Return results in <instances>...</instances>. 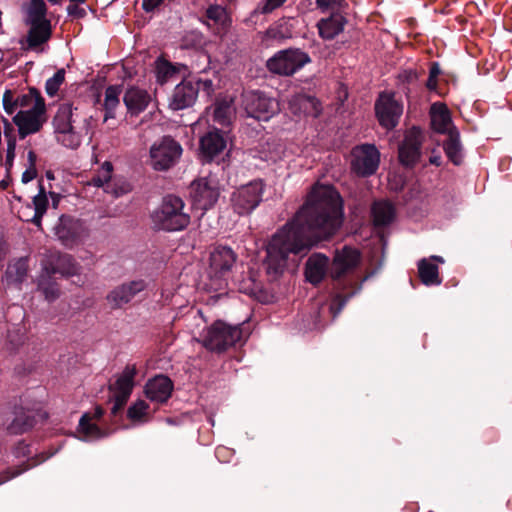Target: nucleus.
<instances>
[{
    "label": "nucleus",
    "instance_id": "obj_36",
    "mask_svg": "<svg viewBox=\"0 0 512 512\" xmlns=\"http://www.w3.org/2000/svg\"><path fill=\"white\" fill-rule=\"evenodd\" d=\"M127 418L132 422L145 423L150 420V406L144 400H137L127 410Z\"/></svg>",
    "mask_w": 512,
    "mask_h": 512
},
{
    "label": "nucleus",
    "instance_id": "obj_10",
    "mask_svg": "<svg viewBox=\"0 0 512 512\" xmlns=\"http://www.w3.org/2000/svg\"><path fill=\"white\" fill-rule=\"evenodd\" d=\"M113 164L110 161L103 162L96 170L88 185L103 188L104 192L115 197L127 194L131 191V184L121 177H113Z\"/></svg>",
    "mask_w": 512,
    "mask_h": 512
},
{
    "label": "nucleus",
    "instance_id": "obj_23",
    "mask_svg": "<svg viewBox=\"0 0 512 512\" xmlns=\"http://www.w3.org/2000/svg\"><path fill=\"white\" fill-rule=\"evenodd\" d=\"M430 116L431 126L438 133L447 135L455 127L452 123L451 113L444 103H433L430 109Z\"/></svg>",
    "mask_w": 512,
    "mask_h": 512
},
{
    "label": "nucleus",
    "instance_id": "obj_61",
    "mask_svg": "<svg viewBox=\"0 0 512 512\" xmlns=\"http://www.w3.org/2000/svg\"><path fill=\"white\" fill-rule=\"evenodd\" d=\"M19 473H20V472H17V473L12 474L11 476H7V477H5V478H4V480H2L1 482H4V481H6V480H9L10 478H12V477H14V476L18 475Z\"/></svg>",
    "mask_w": 512,
    "mask_h": 512
},
{
    "label": "nucleus",
    "instance_id": "obj_41",
    "mask_svg": "<svg viewBox=\"0 0 512 512\" xmlns=\"http://www.w3.org/2000/svg\"><path fill=\"white\" fill-rule=\"evenodd\" d=\"M28 100V96H23L20 103H18V101L14 98V93L11 90H6L3 94L4 110L11 115L15 112L18 104L25 106L28 104Z\"/></svg>",
    "mask_w": 512,
    "mask_h": 512
},
{
    "label": "nucleus",
    "instance_id": "obj_62",
    "mask_svg": "<svg viewBox=\"0 0 512 512\" xmlns=\"http://www.w3.org/2000/svg\"><path fill=\"white\" fill-rule=\"evenodd\" d=\"M225 107H226V115H227V114H228V112H229V109H230V102H228V100H227V99H226Z\"/></svg>",
    "mask_w": 512,
    "mask_h": 512
},
{
    "label": "nucleus",
    "instance_id": "obj_29",
    "mask_svg": "<svg viewBox=\"0 0 512 512\" xmlns=\"http://www.w3.org/2000/svg\"><path fill=\"white\" fill-rule=\"evenodd\" d=\"M30 29L27 35V44L29 48H36L51 37V24L50 21H32L29 23Z\"/></svg>",
    "mask_w": 512,
    "mask_h": 512
},
{
    "label": "nucleus",
    "instance_id": "obj_19",
    "mask_svg": "<svg viewBox=\"0 0 512 512\" xmlns=\"http://www.w3.org/2000/svg\"><path fill=\"white\" fill-rule=\"evenodd\" d=\"M173 389L174 385L169 377L164 375H157L154 378L148 380L145 385L144 392L150 401L163 404L169 400Z\"/></svg>",
    "mask_w": 512,
    "mask_h": 512
},
{
    "label": "nucleus",
    "instance_id": "obj_17",
    "mask_svg": "<svg viewBox=\"0 0 512 512\" xmlns=\"http://www.w3.org/2000/svg\"><path fill=\"white\" fill-rule=\"evenodd\" d=\"M224 149V136L221 130L211 128L199 139L198 157L204 163H210Z\"/></svg>",
    "mask_w": 512,
    "mask_h": 512
},
{
    "label": "nucleus",
    "instance_id": "obj_26",
    "mask_svg": "<svg viewBox=\"0 0 512 512\" xmlns=\"http://www.w3.org/2000/svg\"><path fill=\"white\" fill-rule=\"evenodd\" d=\"M145 287V283L142 280L133 281L128 285H122L121 287L113 290L108 296L107 300L113 308L121 307L128 303L136 293L142 291Z\"/></svg>",
    "mask_w": 512,
    "mask_h": 512
},
{
    "label": "nucleus",
    "instance_id": "obj_55",
    "mask_svg": "<svg viewBox=\"0 0 512 512\" xmlns=\"http://www.w3.org/2000/svg\"><path fill=\"white\" fill-rule=\"evenodd\" d=\"M429 162H430V164L435 165V166L438 167V166H440L442 164V157H441L440 154L432 155L429 158Z\"/></svg>",
    "mask_w": 512,
    "mask_h": 512
},
{
    "label": "nucleus",
    "instance_id": "obj_64",
    "mask_svg": "<svg viewBox=\"0 0 512 512\" xmlns=\"http://www.w3.org/2000/svg\"><path fill=\"white\" fill-rule=\"evenodd\" d=\"M225 21H226V26L231 23V19L227 15H226Z\"/></svg>",
    "mask_w": 512,
    "mask_h": 512
},
{
    "label": "nucleus",
    "instance_id": "obj_56",
    "mask_svg": "<svg viewBox=\"0 0 512 512\" xmlns=\"http://www.w3.org/2000/svg\"><path fill=\"white\" fill-rule=\"evenodd\" d=\"M10 183L11 178L9 175H7L0 181V190H6L9 187Z\"/></svg>",
    "mask_w": 512,
    "mask_h": 512
},
{
    "label": "nucleus",
    "instance_id": "obj_32",
    "mask_svg": "<svg viewBox=\"0 0 512 512\" xmlns=\"http://www.w3.org/2000/svg\"><path fill=\"white\" fill-rule=\"evenodd\" d=\"M28 272V259L19 258L11 262L5 273V282L7 285H18L23 282Z\"/></svg>",
    "mask_w": 512,
    "mask_h": 512
},
{
    "label": "nucleus",
    "instance_id": "obj_60",
    "mask_svg": "<svg viewBox=\"0 0 512 512\" xmlns=\"http://www.w3.org/2000/svg\"><path fill=\"white\" fill-rule=\"evenodd\" d=\"M231 153H232L231 151H228L225 154V157H226V167L230 165L229 162H230Z\"/></svg>",
    "mask_w": 512,
    "mask_h": 512
},
{
    "label": "nucleus",
    "instance_id": "obj_6",
    "mask_svg": "<svg viewBox=\"0 0 512 512\" xmlns=\"http://www.w3.org/2000/svg\"><path fill=\"white\" fill-rule=\"evenodd\" d=\"M73 106L69 103L59 105L53 118L56 139L63 146L76 149L81 143L80 135L75 131Z\"/></svg>",
    "mask_w": 512,
    "mask_h": 512
},
{
    "label": "nucleus",
    "instance_id": "obj_38",
    "mask_svg": "<svg viewBox=\"0 0 512 512\" xmlns=\"http://www.w3.org/2000/svg\"><path fill=\"white\" fill-rule=\"evenodd\" d=\"M155 73L157 81L163 84L176 73V69L167 60L158 58L155 62Z\"/></svg>",
    "mask_w": 512,
    "mask_h": 512
},
{
    "label": "nucleus",
    "instance_id": "obj_22",
    "mask_svg": "<svg viewBox=\"0 0 512 512\" xmlns=\"http://www.w3.org/2000/svg\"><path fill=\"white\" fill-rule=\"evenodd\" d=\"M43 270L48 277L56 274L71 276L77 273L78 268L71 256L52 254L50 262L44 265Z\"/></svg>",
    "mask_w": 512,
    "mask_h": 512
},
{
    "label": "nucleus",
    "instance_id": "obj_57",
    "mask_svg": "<svg viewBox=\"0 0 512 512\" xmlns=\"http://www.w3.org/2000/svg\"><path fill=\"white\" fill-rule=\"evenodd\" d=\"M28 160H29L30 165L35 166L36 155H35V153L33 151H29L28 152Z\"/></svg>",
    "mask_w": 512,
    "mask_h": 512
},
{
    "label": "nucleus",
    "instance_id": "obj_35",
    "mask_svg": "<svg viewBox=\"0 0 512 512\" xmlns=\"http://www.w3.org/2000/svg\"><path fill=\"white\" fill-rule=\"evenodd\" d=\"M33 424L34 418L30 414L26 413L24 409H20L18 412H16V417L7 427V431L10 434H22L30 429Z\"/></svg>",
    "mask_w": 512,
    "mask_h": 512
},
{
    "label": "nucleus",
    "instance_id": "obj_15",
    "mask_svg": "<svg viewBox=\"0 0 512 512\" xmlns=\"http://www.w3.org/2000/svg\"><path fill=\"white\" fill-rule=\"evenodd\" d=\"M423 134L420 128L413 126L404 136L398 148V159L402 166L413 168L420 160Z\"/></svg>",
    "mask_w": 512,
    "mask_h": 512
},
{
    "label": "nucleus",
    "instance_id": "obj_45",
    "mask_svg": "<svg viewBox=\"0 0 512 512\" xmlns=\"http://www.w3.org/2000/svg\"><path fill=\"white\" fill-rule=\"evenodd\" d=\"M442 74L440 64L436 61L430 63L429 77L426 81V88L435 91L438 87V77Z\"/></svg>",
    "mask_w": 512,
    "mask_h": 512
},
{
    "label": "nucleus",
    "instance_id": "obj_58",
    "mask_svg": "<svg viewBox=\"0 0 512 512\" xmlns=\"http://www.w3.org/2000/svg\"><path fill=\"white\" fill-rule=\"evenodd\" d=\"M429 260L431 262L435 261V262H439V263H444V259L441 256L434 255V256H431Z\"/></svg>",
    "mask_w": 512,
    "mask_h": 512
},
{
    "label": "nucleus",
    "instance_id": "obj_4",
    "mask_svg": "<svg viewBox=\"0 0 512 512\" xmlns=\"http://www.w3.org/2000/svg\"><path fill=\"white\" fill-rule=\"evenodd\" d=\"M242 109L247 117L268 121L278 113L279 103L264 92L246 91L242 93Z\"/></svg>",
    "mask_w": 512,
    "mask_h": 512
},
{
    "label": "nucleus",
    "instance_id": "obj_7",
    "mask_svg": "<svg viewBox=\"0 0 512 512\" xmlns=\"http://www.w3.org/2000/svg\"><path fill=\"white\" fill-rule=\"evenodd\" d=\"M310 62L308 53L299 48H289L277 52L270 58L267 61V68L272 73L289 76Z\"/></svg>",
    "mask_w": 512,
    "mask_h": 512
},
{
    "label": "nucleus",
    "instance_id": "obj_44",
    "mask_svg": "<svg viewBox=\"0 0 512 512\" xmlns=\"http://www.w3.org/2000/svg\"><path fill=\"white\" fill-rule=\"evenodd\" d=\"M286 0H265L256 6V8L253 10L251 16L255 17L259 14H269L273 12L275 9L279 8L283 5V3Z\"/></svg>",
    "mask_w": 512,
    "mask_h": 512
},
{
    "label": "nucleus",
    "instance_id": "obj_11",
    "mask_svg": "<svg viewBox=\"0 0 512 512\" xmlns=\"http://www.w3.org/2000/svg\"><path fill=\"white\" fill-rule=\"evenodd\" d=\"M263 184L252 181L234 191L230 197L231 206L239 215L252 212L262 201Z\"/></svg>",
    "mask_w": 512,
    "mask_h": 512
},
{
    "label": "nucleus",
    "instance_id": "obj_9",
    "mask_svg": "<svg viewBox=\"0 0 512 512\" xmlns=\"http://www.w3.org/2000/svg\"><path fill=\"white\" fill-rule=\"evenodd\" d=\"M380 163V152L373 144H362L351 151V171L359 177L376 173Z\"/></svg>",
    "mask_w": 512,
    "mask_h": 512
},
{
    "label": "nucleus",
    "instance_id": "obj_40",
    "mask_svg": "<svg viewBox=\"0 0 512 512\" xmlns=\"http://www.w3.org/2000/svg\"><path fill=\"white\" fill-rule=\"evenodd\" d=\"M65 74V69L61 68L57 70V72L46 81L45 91L49 96L53 97L57 95L61 85L65 81Z\"/></svg>",
    "mask_w": 512,
    "mask_h": 512
},
{
    "label": "nucleus",
    "instance_id": "obj_8",
    "mask_svg": "<svg viewBox=\"0 0 512 512\" xmlns=\"http://www.w3.org/2000/svg\"><path fill=\"white\" fill-rule=\"evenodd\" d=\"M189 195L194 208L207 210L219 198V181L212 175L200 177L190 184Z\"/></svg>",
    "mask_w": 512,
    "mask_h": 512
},
{
    "label": "nucleus",
    "instance_id": "obj_28",
    "mask_svg": "<svg viewBox=\"0 0 512 512\" xmlns=\"http://www.w3.org/2000/svg\"><path fill=\"white\" fill-rule=\"evenodd\" d=\"M346 18L340 13H331L328 18L321 19L318 24L319 35L325 40H332L344 30Z\"/></svg>",
    "mask_w": 512,
    "mask_h": 512
},
{
    "label": "nucleus",
    "instance_id": "obj_16",
    "mask_svg": "<svg viewBox=\"0 0 512 512\" xmlns=\"http://www.w3.org/2000/svg\"><path fill=\"white\" fill-rule=\"evenodd\" d=\"M136 373L137 370L134 364L127 365L115 383L110 387L114 401L112 408L113 414H116L129 399L134 387Z\"/></svg>",
    "mask_w": 512,
    "mask_h": 512
},
{
    "label": "nucleus",
    "instance_id": "obj_42",
    "mask_svg": "<svg viewBox=\"0 0 512 512\" xmlns=\"http://www.w3.org/2000/svg\"><path fill=\"white\" fill-rule=\"evenodd\" d=\"M46 14V5L43 0H32L29 11L28 18L29 23L32 21L40 20V21H48L45 18Z\"/></svg>",
    "mask_w": 512,
    "mask_h": 512
},
{
    "label": "nucleus",
    "instance_id": "obj_37",
    "mask_svg": "<svg viewBox=\"0 0 512 512\" xmlns=\"http://www.w3.org/2000/svg\"><path fill=\"white\" fill-rule=\"evenodd\" d=\"M207 25L215 33L221 35L224 30V8L210 6L206 11Z\"/></svg>",
    "mask_w": 512,
    "mask_h": 512
},
{
    "label": "nucleus",
    "instance_id": "obj_14",
    "mask_svg": "<svg viewBox=\"0 0 512 512\" xmlns=\"http://www.w3.org/2000/svg\"><path fill=\"white\" fill-rule=\"evenodd\" d=\"M212 86L211 80H199L196 84L191 81H183L175 87L169 105L173 110L185 109L195 102L198 91L201 88L207 91L209 95L212 91Z\"/></svg>",
    "mask_w": 512,
    "mask_h": 512
},
{
    "label": "nucleus",
    "instance_id": "obj_52",
    "mask_svg": "<svg viewBox=\"0 0 512 512\" xmlns=\"http://www.w3.org/2000/svg\"><path fill=\"white\" fill-rule=\"evenodd\" d=\"M37 176L36 167L33 165H29V167L22 174V182L28 183L32 181Z\"/></svg>",
    "mask_w": 512,
    "mask_h": 512
},
{
    "label": "nucleus",
    "instance_id": "obj_39",
    "mask_svg": "<svg viewBox=\"0 0 512 512\" xmlns=\"http://www.w3.org/2000/svg\"><path fill=\"white\" fill-rule=\"evenodd\" d=\"M210 273L217 278H222L224 274V251L220 247L210 254Z\"/></svg>",
    "mask_w": 512,
    "mask_h": 512
},
{
    "label": "nucleus",
    "instance_id": "obj_5",
    "mask_svg": "<svg viewBox=\"0 0 512 512\" xmlns=\"http://www.w3.org/2000/svg\"><path fill=\"white\" fill-rule=\"evenodd\" d=\"M46 121V104L45 100L40 95L35 97L31 108L20 110L13 117V122L18 127V133L21 139L39 132Z\"/></svg>",
    "mask_w": 512,
    "mask_h": 512
},
{
    "label": "nucleus",
    "instance_id": "obj_18",
    "mask_svg": "<svg viewBox=\"0 0 512 512\" xmlns=\"http://www.w3.org/2000/svg\"><path fill=\"white\" fill-rule=\"evenodd\" d=\"M55 234L63 245L72 247L80 242L85 234V229L80 220L70 216H61L55 226Z\"/></svg>",
    "mask_w": 512,
    "mask_h": 512
},
{
    "label": "nucleus",
    "instance_id": "obj_59",
    "mask_svg": "<svg viewBox=\"0 0 512 512\" xmlns=\"http://www.w3.org/2000/svg\"><path fill=\"white\" fill-rule=\"evenodd\" d=\"M4 255H5L4 244L0 240V261L3 259Z\"/></svg>",
    "mask_w": 512,
    "mask_h": 512
},
{
    "label": "nucleus",
    "instance_id": "obj_46",
    "mask_svg": "<svg viewBox=\"0 0 512 512\" xmlns=\"http://www.w3.org/2000/svg\"><path fill=\"white\" fill-rule=\"evenodd\" d=\"M316 7L323 13L339 10L345 4V0H315Z\"/></svg>",
    "mask_w": 512,
    "mask_h": 512
},
{
    "label": "nucleus",
    "instance_id": "obj_12",
    "mask_svg": "<svg viewBox=\"0 0 512 512\" xmlns=\"http://www.w3.org/2000/svg\"><path fill=\"white\" fill-rule=\"evenodd\" d=\"M182 148L178 142L170 137H164L150 148L152 167L163 171L169 169L180 157Z\"/></svg>",
    "mask_w": 512,
    "mask_h": 512
},
{
    "label": "nucleus",
    "instance_id": "obj_1",
    "mask_svg": "<svg viewBox=\"0 0 512 512\" xmlns=\"http://www.w3.org/2000/svg\"><path fill=\"white\" fill-rule=\"evenodd\" d=\"M343 222V204L331 186L316 185L305 203L267 245V272H283L289 254L305 255L320 242L333 237Z\"/></svg>",
    "mask_w": 512,
    "mask_h": 512
},
{
    "label": "nucleus",
    "instance_id": "obj_20",
    "mask_svg": "<svg viewBox=\"0 0 512 512\" xmlns=\"http://www.w3.org/2000/svg\"><path fill=\"white\" fill-rule=\"evenodd\" d=\"M104 414L103 409L97 406L93 412H86L82 415L79 421L77 432L84 440L99 439L104 436V433L98 426V422Z\"/></svg>",
    "mask_w": 512,
    "mask_h": 512
},
{
    "label": "nucleus",
    "instance_id": "obj_24",
    "mask_svg": "<svg viewBox=\"0 0 512 512\" xmlns=\"http://www.w3.org/2000/svg\"><path fill=\"white\" fill-rule=\"evenodd\" d=\"M123 101L128 112L131 115L137 116L147 108L151 97L146 90L131 87L125 92Z\"/></svg>",
    "mask_w": 512,
    "mask_h": 512
},
{
    "label": "nucleus",
    "instance_id": "obj_49",
    "mask_svg": "<svg viewBox=\"0 0 512 512\" xmlns=\"http://www.w3.org/2000/svg\"><path fill=\"white\" fill-rule=\"evenodd\" d=\"M266 35L272 39H283L287 37V31H283V24L280 22L275 27H270L266 31Z\"/></svg>",
    "mask_w": 512,
    "mask_h": 512
},
{
    "label": "nucleus",
    "instance_id": "obj_21",
    "mask_svg": "<svg viewBox=\"0 0 512 512\" xmlns=\"http://www.w3.org/2000/svg\"><path fill=\"white\" fill-rule=\"evenodd\" d=\"M244 323L237 325H230L226 323V360L235 358L236 361H241V352L236 351V346H242L249 336V332L244 327Z\"/></svg>",
    "mask_w": 512,
    "mask_h": 512
},
{
    "label": "nucleus",
    "instance_id": "obj_31",
    "mask_svg": "<svg viewBox=\"0 0 512 512\" xmlns=\"http://www.w3.org/2000/svg\"><path fill=\"white\" fill-rule=\"evenodd\" d=\"M418 275L421 282L426 286L440 285L442 283L437 264L432 263L426 258L418 262Z\"/></svg>",
    "mask_w": 512,
    "mask_h": 512
},
{
    "label": "nucleus",
    "instance_id": "obj_48",
    "mask_svg": "<svg viewBox=\"0 0 512 512\" xmlns=\"http://www.w3.org/2000/svg\"><path fill=\"white\" fill-rule=\"evenodd\" d=\"M4 123V137L6 139L7 145L11 144V142L16 145V132L15 129L7 119H3Z\"/></svg>",
    "mask_w": 512,
    "mask_h": 512
},
{
    "label": "nucleus",
    "instance_id": "obj_50",
    "mask_svg": "<svg viewBox=\"0 0 512 512\" xmlns=\"http://www.w3.org/2000/svg\"><path fill=\"white\" fill-rule=\"evenodd\" d=\"M15 150H16V145H14L13 142H11V144L7 145L6 160H5V166H6L7 172H9V170L11 169V167L13 165V161L15 158Z\"/></svg>",
    "mask_w": 512,
    "mask_h": 512
},
{
    "label": "nucleus",
    "instance_id": "obj_27",
    "mask_svg": "<svg viewBox=\"0 0 512 512\" xmlns=\"http://www.w3.org/2000/svg\"><path fill=\"white\" fill-rule=\"evenodd\" d=\"M373 224L376 228L389 226L395 219L396 209L388 200L375 201L371 207Z\"/></svg>",
    "mask_w": 512,
    "mask_h": 512
},
{
    "label": "nucleus",
    "instance_id": "obj_43",
    "mask_svg": "<svg viewBox=\"0 0 512 512\" xmlns=\"http://www.w3.org/2000/svg\"><path fill=\"white\" fill-rule=\"evenodd\" d=\"M207 122L212 121L220 125L224 124V103L221 101L216 102L213 106L205 111Z\"/></svg>",
    "mask_w": 512,
    "mask_h": 512
},
{
    "label": "nucleus",
    "instance_id": "obj_33",
    "mask_svg": "<svg viewBox=\"0 0 512 512\" xmlns=\"http://www.w3.org/2000/svg\"><path fill=\"white\" fill-rule=\"evenodd\" d=\"M48 204H49V201H48L45 189L43 188V186H40L39 193L37 195H35L32 200V205L34 208L33 215L31 216V218L25 217V215H21L20 216L21 219H23L24 221H28V222L30 221V222L34 223L36 226L40 227L41 219L47 211Z\"/></svg>",
    "mask_w": 512,
    "mask_h": 512
},
{
    "label": "nucleus",
    "instance_id": "obj_53",
    "mask_svg": "<svg viewBox=\"0 0 512 512\" xmlns=\"http://www.w3.org/2000/svg\"><path fill=\"white\" fill-rule=\"evenodd\" d=\"M225 253H226V271H228L230 269V266L236 261L237 255L234 253V251H232V249H230L227 246H226Z\"/></svg>",
    "mask_w": 512,
    "mask_h": 512
},
{
    "label": "nucleus",
    "instance_id": "obj_2",
    "mask_svg": "<svg viewBox=\"0 0 512 512\" xmlns=\"http://www.w3.org/2000/svg\"><path fill=\"white\" fill-rule=\"evenodd\" d=\"M361 261L360 251L345 245L335 251L330 259L322 253H313L305 263L304 275L314 286L329 275L332 280L330 311L336 317L346 303L361 289L360 276L356 269Z\"/></svg>",
    "mask_w": 512,
    "mask_h": 512
},
{
    "label": "nucleus",
    "instance_id": "obj_54",
    "mask_svg": "<svg viewBox=\"0 0 512 512\" xmlns=\"http://www.w3.org/2000/svg\"><path fill=\"white\" fill-rule=\"evenodd\" d=\"M14 454L16 457L20 456H26L29 454L28 445H26L24 442H20L18 446L14 450Z\"/></svg>",
    "mask_w": 512,
    "mask_h": 512
},
{
    "label": "nucleus",
    "instance_id": "obj_13",
    "mask_svg": "<svg viewBox=\"0 0 512 512\" xmlns=\"http://www.w3.org/2000/svg\"><path fill=\"white\" fill-rule=\"evenodd\" d=\"M403 107L394 98V95L387 92H381L375 101V114L379 124L388 129H394L402 115Z\"/></svg>",
    "mask_w": 512,
    "mask_h": 512
},
{
    "label": "nucleus",
    "instance_id": "obj_3",
    "mask_svg": "<svg viewBox=\"0 0 512 512\" xmlns=\"http://www.w3.org/2000/svg\"><path fill=\"white\" fill-rule=\"evenodd\" d=\"M184 202L181 198L168 195L160 207L152 214V221L157 229L165 231H180L190 223L189 214L184 212Z\"/></svg>",
    "mask_w": 512,
    "mask_h": 512
},
{
    "label": "nucleus",
    "instance_id": "obj_25",
    "mask_svg": "<svg viewBox=\"0 0 512 512\" xmlns=\"http://www.w3.org/2000/svg\"><path fill=\"white\" fill-rule=\"evenodd\" d=\"M446 136L443 142L444 152L454 165L459 166L463 163L464 159V148L460 132L457 127H453Z\"/></svg>",
    "mask_w": 512,
    "mask_h": 512
},
{
    "label": "nucleus",
    "instance_id": "obj_63",
    "mask_svg": "<svg viewBox=\"0 0 512 512\" xmlns=\"http://www.w3.org/2000/svg\"><path fill=\"white\" fill-rule=\"evenodd\" d=\"M74 9H76V7H74V6H69V7H68V11H69V13H70V14H73V13H74Z\"/></svg>",
    "mask_w": 512,
    "mask_h": 512
},
{
    "label": "nucleus",
    "instance_id": "obj_51",
    "mask_svg": "<svg viewBox=\"0 0 512 512\" xmlns=\"http://www.w3.org/2000/svg\"><path fill=\"white\" fill-rule=\"evenodd\" d=\"M164 0H142V8L145 12H153L163 4Z\"/></svg>",
    "mask_w": 512,
    "mask_h": 512
},
{
    "label": "nucleus",
    "instance_id": "obj_30",
    "mask_svg": "<svg viewBox=\"0 0 512 512\" xmlns=\"http://www.w3.org/2000/svg\"><path fill=\"white\" fill-rule=\"evenodd\" d=\"M203 346L215 352H221L224 349V322L215 321L206 331L202 340Z\"/></svg>",
    "mask_w": 512,
    "mask_h": 512
},
{
    "label": "nucleus",
    "instance_id": "obj_47",
    "mask_svg": "<svg viewBox=\"0 0 512 512\" xmlns=\"http://www.w3.org/2000/svg\"><path fill=\"white\" fill-rule=\"evenodd\" d=\"M44 278V276H42ZM39 288L42 290L45 298L49 301L56 299L59 296V288L56 284L46 283L44 279H41Z\"/></svg>",
    "mask_w": 512,
    "mask_h": 512
},
{
    "label": "nucleus",
    "instance_id": "obj_34",
    "mask_svg": "<svg viewBox=\"0 0 512 512\" xmlns=\"http://www.w3.org/2000/svg\"><path fill=\"white\" fill-rule=\"evenodd\" d=\"M122 93V87L120 85H110L105 90V98H104V109H105V117L104 120L107 121L109 118L115 117V109L118 107L120 103V95Z\"/></svg>",
    "mask_w": 512,
    "mask_h": 512
}]
</instances>
